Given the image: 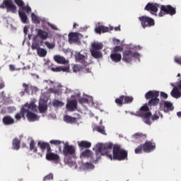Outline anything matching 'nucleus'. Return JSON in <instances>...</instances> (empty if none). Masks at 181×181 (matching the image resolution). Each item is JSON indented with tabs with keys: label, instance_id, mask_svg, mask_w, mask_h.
Wrapping results in <instances>:
<instances>
[{
	"label": "nucleus",
	"instance_id": "61",
	"mask_svg": "<svg viewBox=\"0 0 181 181\" xmlns=\"http://www.w3.org/2000/svg\"><path fill=\"white\" fill-rule=\"evenodd\" d=\"M1 96L3 97V100H6V95H5V92L1 93Z\"/></svg>",
	"mask_w": 181,
	"mask_h": 181
},
{
	"label": "nucleus",
	"instance_id": "43",
	"mask_svg": "<svg viewBox=\"0 0 181 181\" xmlns=\"http://www.w3.org/2000/svg\"><path fill=\"white\" fill-rule=\"evenodd\" d=\"M144 151V144H141L134 149V152L136 154L142 153Z\"/></svg>",
	"mask_w": 181,
	"mask_h": 181
},
{
	"label": "nucleus",
	"instance_id": "33",
	"mask_svg": "<svg viewBox=\"0 0 181 181\" xmlns=\"http://www.w3.org/2000/svg\"><path fill=\"white\" fill-rule=\"evenodd\" d=\"M81 156L83 158H92L93 157V151L89 149H86L81 153Z\"/></svg>",
	"mask_w": 181,
	"mask_h": 181
},
{
	"label": "nucleus",
	"instance_id": "46",
	"mask_svg": "<svg viewBox=\"0 0 181 181\" xmlns=\"http://www.w3.org/2000/svg\"><path fill=\"white\" fill-rule=\"evenodd\" d=\"M122 50H124V47H122L121 46H115L113 48V53L121 52H122Z\"/></svg>",
	"mask_w": 181,
	"mask_h": 181
},
{
	"label": "nucleus",
	"instance_id": "5",
	"mask_svg": "<svg viewBox=\"0 0 181 181\" xmlns=\"http://www.w3.org/2000/svg\"><path fill=\"white\" fill-rule=\"evenodd\" d=\"M134 57L138 59V57H139V53L134 52L131 49L123 51L122 60L123 62H125V63H131Z\"/></svg>",
	"mask_w": 181,
	"mask_h": 181
},
{
	"label": "nucleus",
	"instance_id": "57",
	"mask_svg": "<svg viewBox=\"0 0 181 181\" xmlns=\"http://www.w3.org/2000/svg\"><path fill=\"white\" fill-rule=\"evenodd\" d=\"M49 26H50V28H52V29H53L54 30H57V27H56L54 25L50 24Z\"/></svg>",
	"mask_w": 181,
	"mask_h": 181
},
{
	"label": "nucleus",
	"instance_id": "30",
	"mask_svg": "<svg viewBox=\"0 0 181 181\" xmlns=\"http://www.w3.org/2000/svg\"><path fill=\"white\" fill-rule=\"evenodd\" d=\"M91 46V50H101L104 47V45L101 42H93Z\"/></svg>",
	"mask_w": 181,
	"mask_h": 181
},
{
	"label": "nucleus",
	"instance_id": "63",
	"mask_svg": "<svg viewBox=\"0 0 181 181\" xmlns=\"http://www.w3.org/2000/svg\"><path fill=\"white\" fill-rule=\"evenodd\" d=\"M4 87H5V83L1 82V88H4Z\"/></svg>",
	"mask_w": 181,
	"mask_h": 181
},
{
	"label": "nucleus",
	"instance_id": "23",
	"mask_svg": "<svg viewBox=\"0 0 181 181\" xmlns=\"http://www.w3.org/2000/svg\"><path fill=\"white\" fill-rule=\"evenodd\" d=\"M2 121L4 125H12L15 124V119L11 116H5L3 117Z\"/></svg>",
	"mask_w": 181,
	"mask_h": 181
},
{
	"label": "nucleus",
	"instance_id": "54",
	"mask_svg": "<svg viewBox=\"0 0 181 181\" xmlns=\"http://www.w3.org/2000/svg\"><path fill=\"white\" fill-rule=\"evenodd\" d=\"M160 97L166 100L168 98V95L165 92H160Z\"/></svg>",
	"mask_w": 181,
	"mask_h": 181
},
{
	"label": "nucleus",
	"instance_id": "64",
	"mask_svg": "<svg viewBox=\"0 0 181 181\" xmlns=\"http://www.w3.org/2000/svg\"><path fill=\"white\" fill-rule=\"evenodd\" d=\"M24 33H28V29L26 27L24 28Z\"/></svg>",
	"mask_w": 181,
	"mask_h": 181
},
{
	"label": "nucleus",
	"instance_id": "28",
	"mask_svg": "<svg viewBox=\"0 0 181 181\" xmlns=\"http://www.w3.org/2000/svg\"><path fill=\"white\" fill-rule=\"evenodd\" d=\"M90 53L95 59H100V57H103V53H101L100 50L90 49Z\"/></svg>",
	"mask_w": 181,
	"mask_h": 181
},
{
	"label": "nucleus",
	"instance_id": "38",
	"mask_svg": "<svg viewBox=\"0 0 181 181\" xmlns=\"http://www.w3.org/2000/svg\"><path fill=\"white\" fill-rule=\"evenodd\" d=\"M23 87L24 90L19 93L21 97H23V95H25V93H29V85L26 83H23Z\"/></svg>",
	"mask_w": 181,
	"mask_h": 181
},
{
	"label": "nucleus",
	"instance_id": "51",
	"mask_svg": "<svg viewBox=\"0 0 181 181\" xmlns=\"http://www.w3.org/2000/svg\"><path fill=\"white\" fill-rule=\"evenodd\" d=\"M44 44L45 45V46H47L48 49H54L55 45L53 43H50L48 41H46L44 42Z\"/></svg>",
	"mask_w": 181,
	"mask_h": 181
},
{
	"label": "nucleus",
	"instance_id": "42",
	"mask_svg": "<svg viewBox=\"0 0 181 181\" xmlns=\"http://www.w3.org/2000/svg\"><path fill=\"white\" fill-rule=\"evenodd\" d=\"M49 144H51V145H55V146H60L62 144H64V142L60 140H51Z\"/></svg>",
	"mask_w": 181,
	"mask_h": 181
},
{
	"label": "nucleus",
	"instance_id": "37",
	"mask_svg": "<svg viewBox=\"0 0 181 181\" xmlns=\"http://www.w3.org/2000/svg\"><path fill=\"white\" fill-rule=\"evenodd\" d=\"M30 151H32L33 153H37V147H36V143L33 140L30 143Z\"/></svg>",
	"mask_w": 181,
	"mask_h": 181
},
{
	"label": "nucleus",
	"instance_id": "4",
	"mask_svg": "<svg viewBox=\"0 0 181 181\" xmlns=\"http://www.w3.org/2000/svg\"><path fill=\"white\" fill-rule=\"evenodd\" d=\"M165 15H170V16L176 15V8L172 6L171 5H161L158 16L162 18V16H165Z\"/></svg>",
	"mask_w": 181,
	"mask_h": 181
},
{
	"label": "nucleus",
	"instance_id": "19",
	"mask_svg": "<svg viewBox=\"0 0 181 181\" xmlns=\"http://www.w3.org/2000/svg\"><path fill=\"white\" fill-rule=\"evenodd\" d=\"M144 122L147 124V125H151L152 122H151V117H152V112H147L144 115H141Z\"/></svg>",
	"mask_w": 181,
	"mask_h": 181
},
{
	"label": "nucleus",
	"instance_id": "62",
	"mask_svg": "<svg viewBox=\"0 0 181 181\" xmlns=\"http://www.w3.org/2000/svg\"><path fill=\"white\" fill-rule=\"evenodd\" d=\"M177 117H178V118H181V111L177 112Z\"/></svg>",
	"mask_w": 181,
	"mask_h": 181
},
{
	"label": "nucleus",
	"instance_id": "16",
	"mask_svg": "<svg viewBox=\"0 0 181 181\" xmlns=\"http://www.w3.org/2000/svg\"><path fill=\"white\" fill-rule=\"evenodd\" d=\"M66 107L68 111H76L77 110V100H71L68 101Z\"/></svg>",
	"mask_w": 181,
	"mask_h": 181
},
{
	"label": "nucleus",
	"instance_id": "39",
	"mask_svg": "<svg viewBox=\"0 0 181 181\" xmlns=\"http://www.w3.org/2000/svg\"><path fill=\"white\" fill-rule=\"evenodd\" d=\"M33 42L32 43V45H31V49L33 50H37L38 49L40 48V45H39V42H36V39L35 40L33 38Z\"/></svg>",
	"mask_w": 181,
	"mask_h": 181
},
{
	"label": "nucleus",
	"instance_id": "22",
	"mask_svg": "<svg viewBox=\"0 0 181 181\" xmlns=\"http://www.w3.org/2000/svg\"><path fill=\"white\" fill-rule=\"evenodd\" d=\"M95 32L96 33H98L99 35H101V32L102 33H106L107 32H110V28L104 25H99L98 27L95 28Z\"/></svg>",
	"mask_w": 181,
	"mask_h": 181
},
{
	"label": "nucleus",
	"instance_id": "41",
	"mask_svg": "<svg viewBox=\"0 0 181 181\" xmlns=\"http://www.w3.org/2000/svg\"><path fill=\"white\" fill-rule=\"evenodd\" d=\"M95 129L98 132H100V134H103V135H107V134H105V128L104 127L98 126V127H96Z\"/></svg>",
	"mask_w": 181,
	"mask_h": 181
},
{
	"label": "nucleus",
	"instance_id": "20",
	"mask_svg": "<svg viewBox=\"0 0 181 181\" xmlns=\"http://www.w3.org/2000/svg\"><path fill=\"white\" fill-rule=\"evenodd\" d=\"M78 145L81 149H88L91 148V142L88 141H78Z\"/></svg>",
	"mask_w": 181,
	"mask_h": 181
},
{
	"label": "nucleus",
	"instance_id": "31",
	"mask_svg": "<svg viewBox=\"0 0 181 181\" xmlns=\"http://www.w3.org/2000/svg\"><path fill=\"white\" fill-rule=\"evenodd\" d=\"M13 149L16 151H19V148H21V141L18 139V138L13 139L12 141Z\"/></svg>",
	"mask_w": 181,
	"mask_h": 181
},
{
	"label": "nucleus",
	"instance_id": "2",
	"mask_svg": "<svg viewBox=\"0 0 181 181\" xmlns=\"http://www.w3.org/2000/svg\"><path fill=\"white\" fill-rule=\"evenodd\" d=\"M159 90H149L145 94L146 100H149V107H156L159 104L160 108H163L164 112L173 111L175 107L172 102L168 100L160 102V99L158 98L159 97Z\"/></svg>",
	"mask_w": 181,
	"mask_h": 181
},
{
	"label": "nucleus",
	"instance_id": "47",
	"mask_svg": "<svg viewBox=\"0 0 181 181\" xmlns=\"http://www.w3.org/2000/svg\"><path fill=\"white\" fill-rule=\"evenodd\" d=\"M80 104H88L90 100H88V97H85L79 99Z\"/></svg>",
	"mask_w": 181,
	"mask_h": 181
},
{
	"label": "nucleus",
	"instance_id": "12",
	"mask_svg": "<svg viewBox=\"0 0 181 181\" xmlns=\"http://www.w3.org/2000/svg\"><path fill=\"white\" fill-rule=\"evenodd\" d=\"M37 35L34 37V40H36L37 37L41 39V43H43L42 40H46L49 37V33L42 30L36 29Z\"/></svg>",
	"mask_w": 181,
	"mask_h": 181
},
{
	"label": "nucleus",
	"instance_id": "7",
	"mask_svg": "<svg viewBox=\"0 0 181 181\" xmlns=\"http://www.w3.org/2000/svg\"><path fill=\"white\" fill-rule=\"evenodd\" d=\"M159 4L156 3H148L144 8L145 11L150 12L151 15H155L156 16V13L158 11Z\"/></svg>",
	"mask_w": 181,
	"mask_h": 181
},
{
	"label": "nucleus",
	"instance_id": "24",
	"mask_svg": "<svg viewBox=\"0 0 181 181\" xmlns=\"http://www.w3.org/2000/svg\"><path fill=\"white\" fill-rule=\"evenodd\" d=\"M170 95H172L173 98H180L181 92L179 91V88L175 86L173 88V89L170 92Z\"/></svg>",
	"mask_w": 181,
	"mask_h": 181
},
{
	"label": "nucleus",
	"instance_id": "60",
	"mask_svg": "<svg viewBox=\"0 0 181 181\" xmlns=\"http://www.w3.org/2000/svg\"><path fill=\"white\" fill-rule=\"evenodd\" d=\"M84 72L85 73H91V70L88 68H85L84 69Z\"/></svg>",
	"mask_w": 181,
	"mask_h": 181
},
{
	"label": "nucleus",
	"instance_id": "15",
	"mask_svg": "<svg viewBox=\"0 0 181 181\" xmlns=\"http://www.w3.org/2000/svg\"><path fill=\"white\" fill-rule=\"evenodd\" d=\"M52 71L54 73H59L60 71H63L64 73H69L70 72V66L67 65L66 66H52L51 67Z\"/></svg>",
	"mask_w": 181,
	"mask_h": 181
},
{
	"label": "nucleus",
	"instance_id": "52",
	"mask_svg": "<svg viewBox=\"0 0 181 181\" xmlns=\"http://www.w3.org/2000/svg\"><path fill=\"white\" fill-rule=\"evenodd\" d=\"M43 180L44 181H46V180H53V174L52 173L48 174L47 175L44 177Z\"/></svg>",
	"mask_w": 181,
	"mask_h": 181
},
{
	"label": "nucleus",
	"instance_id": "14",
	"mask_svg": "<svg viewBox=\"0 0 181 181\" xmlns=\"http://www.w3.org/2000/svg\"><path fill=\"white\" fill-rule=\"evenodd\" d=\"M81 34L80 33H71L69 34V43H77L80 40Z\"/></svg>",
	"mask_w": 181,
	"mask_h": 181
},
{
	"label": "nucleus",
	"instance_id": "21",
	"mask_svg": "<svg viewBox=\"0 0 181 181\" xmlns=\"http://www.w3.org/2000/svg\"><path fill=\"white\" fill-rule=\"evenodd\" d=\"M32 110H28L27 112V118L28 119V121H30V122H33V121H37L38 118H37V115L32 112Z\"/></svg>",
	"mask_w": 181,
	"mask_h": 181
},
{
	"label": "nucleus",
	"instance_id": "50",
	"mask_svg": "<svg viewBox=\"0 0 181 181\" xmlns=\"http://www.w3.org/2000/svg\"><path fill=\"white\" fill-rule=\"evenodd\" d=\"M15 4L18 5V6H20L22 8L23 6H25V2H23V0H14Z\"/></svg>",
	"mask_w": 181,
	"mask_h": 181
},
{
	"label": "nucleus",
	"instance_id": "45",
	"mask_svg": "<svg viewBox=\"0 0 181 181\" xmlns=\"http://www.w3.org/2000/svg\"><path fill=\"white\" fill-rule=\"evenodd\" d=\"M160 115V112L159 111H156L154 115L152 116L151 115V119L152 121H157V119L159 118V115Z\"/></svg>",
	"mask_w": 181,
	"mask_h": 181
},
{
	"label": "nucleus",
	"instance_id": "29",
	"mask_svg": "<svg viewBox=\"0 0 181 181\" xmlns=\"http://www.w3.org/2000/svg\"><path fill=\"white\" fill-rule=\"evenodd\" d=\"M18 15L20 17V19L21 20V22H23V23H28V16L26 15L25 13H24V11H18Z\"/></svg>",
	"mask_w": 181,
	"mask_h": 181
},
{
	"label": "nucleus",
	"instance_id": "27",
	"mask_svg": "<svg viewBox=\"0 0 181 181\" xmlns=\"http://www.w3.org/2000/svg\"><path fill=\"white\" fill-rule=\"evenodd\" d=\"M133 139L142 141V139H146V134H144L142 133H136L132 135Z\"/></svg>",
	"mask_w": 181,
	"mask_h": 181
},
{
	"label": "nucleus",
	"instance_id": "44",
	"mask_svg": "<svg viewBox=\"0 0 181 181\" xmlns=\"http://www.w3.org/2000/svg\"><path fill=\"white\" fill-rule=\"evenodd\" d=\"M19 11H22V12H26L27 13H29L32 11V8H30V6H23L22 8H20Z\"/></svg>",
	"mask_w": 181,
	"mask_h": 181
},
{
	"label": "nucleus",
	"instance_id": "56",
	"mask_svg": "<svg viewBox=\"0 0 181 181\" xmlns=\"http://www.w3.org/2000/svg\"><path fill=\"white\" fill-rule=\"evenodd\" d=\"M9 69L11 71H15V66L13 64L9 65Z\"/></svg>",
	"mask_w": 181,
	"mask_h": 181
},
{
	"label": "nucleus",
	"instance_id": "1",
	"mask_svg": "<svg viewBox=\"0 0 181 181\" xmlns=\"http://www.w3.org/2000/svg\"><path fill=\"white\" fill-rule=\"evenodd\" d=\"M96 156L99 159L98 155H105L111 160H125L128 158V152L122 149L120 146L112 144V143L98 144L96 145Z\"/></svg>",
	"mask_w": 181,
	"mask_h": 181
},
{
	"label": "nucleus",
	"instance_id": "32",
	"mask_svg": "<svg viewBox=\"0 0 181 181\" xmlns=\"http://www.w3.org/2000/svg\"><path fill=\"white\" fill-rule=\"evenodd\" d=\"M37 54H38L40 57H46V56H47V50L40 47L37 50Z\"/></svg>",
	"mask_w": 181,
	"mask_h": 181
},
{
	"label": "nucleus",
	"instance_id": "35",
	"mask_svg": "<svg viewBox=\"0 0 181 181\" xmlns=\"http://www.w3.org/2000/svg\"><path fill=\"white\" fill-rule=\"evenodd\" d=\"M134 101V97L123 95V104H131Z\"/></svg>",
	"mask_w": 181,
	"mask_h": 181
},
{
	"label": "nucleus",
	"instance_id": "17",
	"mask_svg": "<svg viewBox=\"0 0 181 181\" xmlns=\"http://www.w3.org/2000/svg\"><path fill=\"white\" fill-rule=\"evenodd\" d=\"M37 146L42 149V152L47 149V153L52 152V147H50V144L49 143H46L44 141H38Z\"/></svg>",
	"mask_w": 181,
	"mask_h": 181
},
{
	"label": "nucleus",
	"instance_id": "3",
	"mask_svg": "<svg viewBox=\"0 0 181 181\" xmlns=\"http://www.w3.org/2000/svg\"><path fill=\"white\" fill-rule=\"evenodd\" d=\"M31 110L33 112H36L37 111V106L35 104V103L31 102L30 103H25L20 110V112L17 113L15 116L16 119L19 121L21 118H25V114Z\"/></svg>",
	"mask_w": 181,
	"mask_h": 181
},
{
	"label": "nucleus",
	"instance_id": "13",
	"mask_svg": "<svg viewBox=\"0 0 181 181\" xmlns=\"http://www.w3.org/2000/svg\"><path fill=\"white\" fill-rule=\"evenodd\" d=\"M47 160H52L55 163H59L60 162V156L54 153L49 151L46 154Z\"/></svg>",
	"mask_w": 181,
	"mask_h": 181
},
{
	"label": "nucleus",
	"instance_id": "8",
	"mask_svg": "<svg viewBox=\"0 0 181 181\" xmlns=\"http://www.w3.org/2000/svg\"><path fill=\"white\" fill-rule=\"evenodd\" d=\"M62 152L64 156H71L76 153V147L73 145L65 144Z\"/></svg>",
	"mask_w": 181,
	"mask_h": 181
},
{
	"label": "nucleus",
	"instance_id": "48",
	"mask_svg": "<svg viewBox=\"0 0 181 181\" xmlns=\"http://www.w3.org/2000/svg\"><path fill=\"white\" fill-rule=\"evenodd\" d=\"M31 18L32 21L34 22V23H40V21H39V18H37V16H35V13L31 14Z\"/></svg>",
	"mask_w": 181,
	"mask_h": 181
},
{
	"label": "nucleus",
	"instance_id": "36",
	"mask_svg": "<svg viewBox=\"0 0 181 181\" xmlns=\"http://www.w3.org/2000/svg\"><path fill=\"white\" fill-rule=\"evenodd\" d=\"M38 109L41 114H44L46 112V111H47V105H45V103H40Z\"/></svg>",
	"mask_w": 181,
	"mask_h": 181
},
{
	"label": "nucleus",
	"instance_id": "18",
	"mask_svg": "<svg viewBox=\"0 0 181 181\" xmlns=\"http://www.w3.org/2000/svg\"><path fill=\"white\" fill-rule=\"evenodd\" d=\"M110 59L114 63H119L122 59V55L117 52H112L110 54Z\"/></svg>",
	"mask_w": 181,
	"mask_h": 181
},
{
	"label": "nucleus",
	"instance_id": "10",
	"mask_svg": "<svg viewBox=\"0 0 181 181\" xmlns=\"http://www.w3.org/2000/svg\"><path fill=\"white\" fill-rule=\"evenodd\" d=\"M88 57L87 55L81 54L80 52H76L75 54L76 62L78 63H81L83 66H88V63L87 62Z\"/></svg>",
	"mask_w": 181,
	"mask_h": 181
},
{
	"label": "nucleus",
	"instance_id": "26",
	"mask_svg": "<svg viewBox=\"0 0 181 181\" xmlns=\"http://www.w3.org/2000/svg\"><path fill=\"white\" fill-rule=\"evenodd\" d=\"M64 121L67 124H74V122H77V119L69 115H65L64 117Z\"/></svg>",
	"mask_w": 181,
	"mask_h": 181
},
{
	"label": "nucleus",
	"instance_id": "6",
	"mask_svg": "<svg viewBox=\"0 0 181 181\" xmlns=\"http://www.w3.org/2000/svg\"><path fill=\"white\" fill-rule=\"evenodd\" d=\"M139 20L141 22V25L144 29L145 28H151L152 26H155V20L153 18L142 16L141 17H139Z\"/></svg>",
	"mask_w": 181,
	"mask_h": 181
},
{
	"label": "nucleus",
	"instance_id": "11",
	"mask_svg": "<svg viewBox=\"0 0 181 181\" xmlns=\"http://www.w3.org/2000/svg\"><path fill=\"white\" fill-rule=\"evenodd\" d=\"M144 146V152L146 153H149V152H152V151H155L156 149V144L155 142L152 141H146L143 144Z\"/></svg>",
	"mask_w": 181,
	"mask_h": 181
},
{
	"label": "nucleus",
	"instance_id": "34",
	"mask_svg": "<svg viewBox=\"0 0 181 181\" xmlns=\"http://www.w3.org/2000/svg\"><path fill=\"white\" fill-rule=\"evenodd\" d=\"M115 103L118 105V107H122V105H124V95L117 98L115 100Z\"/></svg>",
	"mask_w": 181,
	"mask_h": 181
},
{
	"label": "nucleus",
	"instance_id": "55",
	"mask_svg": "<svg viewBox=\"0 0 181 181\" xmlns=\"http://www.w3.org/2000/svg\"><path fill=\"white\" fill-rule=\"evenodd\" d=\"M175 63H177L178 64H181V57L175 58Z\"/></svg>",
	"mask_w": 181,
	"mask_h": 181
},
{
	"label": "nucleus",
	"instance_id": "9",
	"mask_svg": "<svg viewBox=\"0 0 181 181\" xmlns=\"http://www.w3.org/2000/svg\"><path fill=\"white\" fill-rule=\"evenodd\" d=\"M3 4L7 9V12H11V13H16V12H18L16 6L13 4V1H12V0H4Z\"/></svg>",
	"mask_w": 181,
	"mask_h": 181
},
{
	"label": "nucleus",
	"instance_id": "40",
	"mask_svg": "<svg viewBox=\"0 0 181 181\" xmlns=\"http://www.w3.org/2000/svg\"><path fill=\"white\" fill-rule=\"evenodd\" d=\"M83 66H81V65L78 64H75L72 70L74 71V73H78V71H81V70H83Z\"/></svg>",
	"mask_w": 181,
	"mask_h": 181
},
{
	"label": "nucleus",
	"instance_id": "58",
	"mask_svg": "<svg viewBox=\"0 0 181 181\" xmlns=\"http://www.w3.org/2000/svg\"><path fill=\"white\" fill-rule=\"evenodd\" d=\"M115 30L116 31V32H121V26H118V27H115Z\"/></svg>",
	"mask_w": 181,
	"mask_h": 181
},
{
	"label": "nucleus",
	"instance_id": "49",
	"mask_svg": "<svg viewBox=\"0 0 181 181\" xmlns=\"http://www.w3.org/2000/svg\"><path fill=\"white\" fill-rule=\"evenodd\" d=\"M53 105L54 107H63L64 105V103H63V102L59 100H54L53 102Z\"/></svg>",
	"mask_w": 181,
	"mask_h": 181
},
{
	"label": "nucleus",
	"instance_id": "59",
	"mask_svg": "<svg viewBox=\"0 0 181 181\" xmlns=\"http://www.w3.org/2000/svg\"><path fill=\"white\" fill-rule=\"evenodd\" d=\"M85 166L86 167V168H91V166H93V164H91V163H86V164H85Z\"/></svg>",
	"mask_w": 181,
	"mask_h": 181
},
{
	"label": "nucleus",
	"instance_id": "53",
	"mask_svg": "<svg viewBox=\"0 0 181 181\" xmlns=\"http://www.w3.org/2000/svg\"><path fill=\"white\" fill-rule=\"evenodd\" d=\"M142 111H149V107H148V105H145L144 106H142L141 108H140V112H142Z\"/></svg>",
	"mask_w": 181,
	"mask_h": 181
},
{
	"label": "nucleus",
	"instance_id": "25",
	"mask_svg": "<svg viewBox=\"0 0 181 181\" xmlns=\"http://www.w3.org/2000/svg\"><path fill=\"white\" fill-rule=\"evenodd\" d=\"M54 59L57 62V63H58V64H66V63H67L66 59L60 55L54 56Z\"/></svg>",
	"mask_w": 181,
	"mask_h": 181
}]
</instances>
